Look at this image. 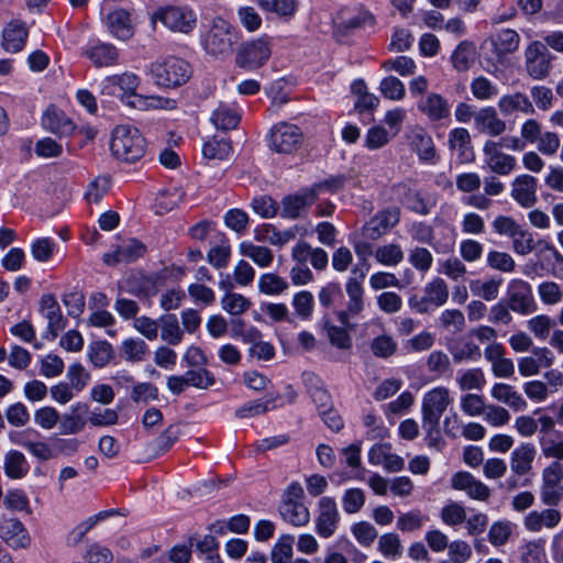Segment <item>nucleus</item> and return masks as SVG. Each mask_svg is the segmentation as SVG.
<instances>
[{
    "label": "nucleus",
    "mask_w": 563,
    "mask_h": 563,
    "mask_svg": "<svg viewBox=\"0 0 563 563\" xmlns=\"http://www.w3.org/2000/svg\"><path fill=\"white\" fill-rule=\"evenodd\" d=\"M146 147L144 136L134 126L122 124L112 131L110 150L118 161L135 163L145 155Z\"/></svg>",
    "instance_id": "obj_1"
},
{
    "label": "nucleus",
    "mask_w": 563,
    "mask_h": 563,
    "mask_svg": "<svg viewBox=\"0 0 563 563\" xmlns=\"http://www.w3.org/2000/svg\"><path fill=\"white\" fill-rule=\"evenodd\" d=\"M150 73L157 86L170 88L185 84L190 78L191 69L186 60L168 57L152 63Z\"/></svg>",
    "instance_id": "obj_2"
},
{
    "label": "nucleus",
    "mask_w": 563,
    "mask_h": 563,
    "mask_svg": "<svg viewBox=\"0 0 563 563\" xmlns=\"http://www.w3.org/2000/svg\"><path fill=\"white\" fill-rule=\"evenodd\" d=\"M157 22H161L172 32L188 34L196 27L197 20L191 10L168 5L158 8L153 12L151 15L153 29L156 27Z\"/></svg>",
    "instance_id": "obj_3"
},
{
    "label": "nucleus",
    "mask_w": 563,
    "mask_h": 563,
    "mask_svg": "<svg viewBox=\"0 0 563 563\" xmlns=\"http://www.w3.org/2000/svg\"><path fill=\"white\" fill-rule=\"evenodd\" d=\"M234 43L232 26L221 18L214 19L203 40L206 52L214 57H225L232 53Z\"/></svg>",
    "instance_id": "obj_4"
},
{
    "label": "nucleus",
    "mask_w": 563,
    "mask_h": 563,
    "mask_svg": "<svg viewBox=\"0 0 563 563\" xmlns=\"http://www.w3.org/2000/svg\"><path fill=\"white\" fill-rule=\"evenodd\" d=\"M540 498L549 507H555L563 500L562 463H550L542 470Z\"/></svg>",
    "instance_id": "obj_5"
},
{
    "label": "nucleus",
    "mask_w": 563,
    "mask_h": 563,
    "mask_svg": "<svg viewBox=\"0 0 563 563\" xmlns=\"http://www.w3.org/2000/svg\"><path fill=\"white\" fill-rule=\"evenodd\" d=\"M303 135L299 126L286 122L274 125L269 133V147L276 153L291 154L301 145Z\"/></svg>",
    "instance_id": "obj_6"
},
{
    "label": "nucleus",
    "mask_w": 563,
    "mask_h": 563,
    "mask_svg": "<svg viewBox=\"0 0 563 563\" xmlns=\"http://www.w3.org/2000/svg\"><path fill=\"white\" fill-rule=\"evenodd\" d=\"M271 42L267 37H260L245 43L236 54V65L246 69H256L271 57Z\"/></svg>",
    "instance_id": "obj_7"
},
{
    "label": "nucleus",
    "mask_w": 563,
    "mask_h": 563,
    "mask_svg": "<svg viewBox=\"0 0 563 563\" xmlns=\"http://www.w3.org/2000/svg\"><path fill=\"white\" fill-rule=\"evenodd\" d=\"M552 55L547 46L532 42L526 49V69L530 77L540 80L545 78L551 69Z\"/></svg>",
    "instance_id": "obj_8"
},
{
    "label": "nucleus",
    "mask_w": 563,
    "mask_h": 563,
    "mask_svg": "<svg viewBox=\"0 0 563 563\" xmlns=\"http://www.w3.org/2000/svg\"><path fill=\"white\" fill-rule=\"evenodd\" d=\"M340 514L335 500L332 497H322L318 503V516L316 531L324 539L330 538L336 531Z\"/></svg>",
    "instance_id": "obj_9"
},
{
    "label": "nucleus",
    "mask_w": 563,
    "mask_h": 563,
    "mask_svg": "<svg viewBox=\"0 0 563 563\" xmlns=\"http://www.w3.org/2000/svg\"><path fill=\"white\" fill-rule=\"evenodd\" d=\"M452 402L449 389L445 387H434L424 394L422 399V420L440 421L441 416Z\"/></svg>",
    "instance_id": "obj_10"
},
{
    "label": "nucleus",
    "mask_w": 563,
    "mask_h": 563,
    "mask_svg": "<svg viewBox=\"0 0 563 563\" xmlns=\"http://www.w3.org/2000/svg\"><path fill=\"white\" fill-rule=\"evenodd\" d=\"M109 33L119 41H129L134 35V23L131 12L123 8H114L104 16Z\"/></svg>",
    "instance_id": "obj_11"
},
{
    "label": "nucleus",
    "mask_w": 563,
    "mask_h": 563,
    "mask_svg": "<svg viewBox=\"0 0 563 563\" xmlns=\"http://www.w3.org/2000/svg\"><path fill=\"white\" fill-rule=\"evenodd\" d=\"M81 54L99 68L117 66L120 63V51L111 43L97 41L85 47Z\"/></svg>",
    "instance_id": "obj_12"
},
{
    "label": "nucleus",
    "mask_w": 563,
    "mask_h": 563,
    "mask_svg": "<svg viewBox=\"0 0 563 563\" xmlns=\"http://www.w3.org/2000/svg\"><path fill=\"white\" fill-rule=\"evenodd\" d=\"M366 273L358 266L353 267L352 275L345 283V291L349 297L347 310L351 316L360 314L364 309L363 282Z\"/></svg>",
    "instance_id": "obj_13"
},
{
    "label": "nucleus",
    "mask_w": 563,
    "mask_h": 563,
    "mask_svg": "<svg viewBox=\"0 0 563 563\" xmlns=\"http://www.w3.org/2000/svg\"><path fill=\"white\" fill-rule=\"evenodd\" d=\"M0 537L13 549H26L31 544V537L26 528L16 518L3 519L0 522Z\"/></svg>",
    "instance_id": "obj_14"
},
{
    "label": "nucleus",
    "mask_w": 563,
    "mask_h": 563,
    "mask_svg": "<svg viewBox=\"0 0 563 563\" xmlns=\"http://www.w3.org/2000/svg\"><path fill=\"white\" fill-rule=\"evenodd\" d=\"M140 78L133 73H122L106 77L101 82V92L107 96L133 95L139 87Z\"/></svg>",
    "instance_id": "obj_15"
},
{
    "label": "nucleus",
    "mask_w": 563,
    "mask_h": 563,
    "mask_svg": "<svg viewBox=\"0 0 563 563\" xmlns=\"http://www.w3.org/2000/svg\"><path fill=\"white\" fill-rule=\"evenodd\" d=\"M508 301L514 311L530 313L534 310L531 287L523 280L515 279L509 284Z\"/></svg>",
    "instance_id": "obj_16"
},
{
    "label": "nucleus",
    "mask_w": 563,
    "mask_h": 563,
    "mask_svg": "<svg viewBox=\"0 0 563 563\" xmlns=\"http://www.w3.org/2000/svg\"><path fill=\"white\" fill-rule=\"evenodd\" d=\"M40 311L47 319V331L56 338L65 327L66 320L62 314L59 305L51 294L43 295L40 301Z\"/></svg>",
    "instance_id": "obj_17"
},
{
    "label": "nucleus",
    "mask_w": 563,
    "mask_h": 563,
    "mask_svg": "<svg viewBox=\"0 0 563 563\" xmlns=\"http://www.w3.org/2000/svg\"><path fill=\"white\" fill-rule=\"evenodd\" d=\"M561 518V512L555 508L532 510L525 517L523 526L528 531L536 533L542 529H554L559 526Z\"/></svg>",
    "instance_id": "obj_18"
},
{
    "label": "nucleus",
    "mask_w": 563,
    "mask_h": 563,
    "mask_svg": "<svg viewBox=\"0 0 563 563\" xmlns=\"http://www.w3.org/2000/svg\"><path fill=\"white\" fill-rule=\"evenodd\" d=\"M317 200L314 191L306 188L296 195L287 196L282 201V217L296 219Z\"/></svg>",
    "instance_id": "obj_19"
},
{
    "label": "nucleus",
    "mask_w": 563,
    "mask_h": 563,
    "mask_svg": "<svg viewBox=\"0 0 563 563\" xmlns=\"http://www.w3.org/2000/svg\"><path fill=\"white\" fill-rule=\"evenodd\" d=\"M368 462L372 465H383L388 472H400L405 467V461L401 456L390 452L386 444H375L368 452Z\"/></svg>",
    "instance_id": "obj_20"
},
{
    "label": "nucleus",
    "mask_w": 563,
    "mask_h": 563,
    "mask_svg": "<svg viewBox=\"0 0 563 563\" xmlns=\"http://www.w3.org/2000/svg\"><path fill=\"white\" fill-rule=\"evenodd\" d=\"M451 483L453 488L466 492L471 498L485 500L489 497V488L467 472L456 473Z\"/></svg>",
    "instance_id": "obj_21"
},
{
    "label": "nucleus",
    "mask_w": 563,
    "mask_h": 563,
    "mask_svg": "<svg viewBox=\"0 0 563 563\" xmlns=\"http://www.w3.org/2000/svg\"><path fill=\"white\" fill-rule=\"evenodd\" d=\"M537 178L530 175H521L512 183L511 195L522 207H531L537 201Z\"/></svg>",
    "instance_id": "obj_22"
},
{
    "label": "nucleus",
    "mask_w": 563,
    "mask_h": 563,
    "mask_svg": "<svg viewBox=\"0 0 563 563\" xmlns=\"http://www.w3.org/2000/svg\"><path fill=\"white\" fill-rule=\"evenodd\" d=\"M399 221L398 213L384 210L373 217L363 228V234L369 240H376Z\"/></svg>",
    "instance_id": "obj_23"
},
{
    "label": "nucleus",
    "mask_w": 563,
    "mask_h": 563,
    "mask_svg": "<svg viewBox=\"0 0 563 563\" xmlns=\"http://www.w3.org/2000/svg\"><path fill=\"white\" fill-rule=\"evenodd\" d=\"M29 31L25 24L21 21L13 20L3 30V48L11 53H18L23 49Z\"/></svg>",
    "instance_id": "obj_24"
},
{
    "label": "nucleus",
    "mask_w": 563,
    "mask_h": 563,
    "mask_svg": "<svg viewBox=\"0 0 563 563\" xmlns=\"http://www.w3.org/2000/svg\"><path fill=\"white\" fill-rule=\"evenodd\" d=\"M498 107L503 115L508 117L517 112L523 114H533L534 107L529 97L521 92H515L503 96L498 101Z\"/></svg>",
    "instance_id": "obj_25"
},
{
    "label": "nucleus",
    "mask_w": 563,
    "mask_h": 563,
    "mask_svg": "<svg viewBox=\"0 0 563 563\" xmlns=\"http://www.w3.org/2000/svg\"><path fill=\"white\" fill-rule=\"evenodd\" d=\"M42 124L47 131L59 135H68L75 129L71 120L53 106L43 114Z\"/></svg>",
    "instance_id": "obj_26"
},
{
    "label": "nucleus",
    "mask_w": 563,
    "mask_h": 563,
    "mask_svg": "<svg viewBox=\"0 0 563 563\" xmlns=\"http://www.w3.org/2000/svg\"><path fill=\"white\" fill-rule=\"evenodd\" d=\"M419 110L431 121L442 120L450 114V107L446 100L439 93L431 92L418 103Z\"/></svg>",
    "instance_id": "obj_27"
},
{
    "label": "nucleus",
    "mask_w": 563,
    "mask_h": 563,
    "mask_svg": "<svg viewBox=\"0 0 563 563\" xmlns=\"http://www.w3.org/2000/svg\"><path fill=\"white\" fill-rule=\"evenodd\" d=\"M410 145L421 161L431 164L438 161L434 143L431 136L423 130L419 129L411 133Z\"/></svg>",
    "instance_id": "obj_28"
},
{
    "label": "nucleus",
    "mask_w": 563,
    "mask_h": 563,
    "mask_svg": "<svg viewBox=\"0 0 563 563\" xmlns=\"http://www.w3.org/2000/svg\"><path fill=\"white\" fill-rule=\"evenodd\" d=\"M279 515L286 522L294 527H305L310 521V512L303 503L282 501Z\"/></svg>",
    "instance_id": "obj_29"
},
{
    "label": "nucleus",
    "mask_w": 563,
    "mask_h": 563,
    "mask_svg": "<svg viewBox=\"0 0 563 563\" xmlns=\"http://www.w3.org/2000/svg\"><path fill=\"white\" fill-rule=\"evenodd\" d=\"M471 137L466 129L457 128L450 132L449 145L456 153L460 163H468L474 154L471 147Z\"/></svg>",
    "instance_id": "obj_30"
},
{
    "label": "nucleus",
    "mask_w": 563,
    "mask_h": 563,
    "mask_svg": "<svg viewBox=\"0 0 563 563\" xmlns=\"http://www.w3.org/2000/svg\"><path fill=\"white\" fill-rule=\"evenodd\" d=\"M477 56L476 46L473 42L462 41L451 55V63L455 70L466 71L475 63Z\"/></svg>",
    "instance_id": "obj_31"
},
{
    "label": "nucleus",
    "mask_w": 563,
    "mask_h": 563,
    "mask_svg": "<svg viewBox=\"0 0 563 563\" xmlns=\"http://www.w3.org/2000/svg\"><path fill=\"white\" fill-rule=\"evenodd\" d=\"M539 446L545 459L552 460L551 463H562L563 461V433H552L548 437H539Z\"/></svg>",
    "instance_id": "obj_32"
},
{
    "label": "nucleus",
    "mask_w": 563,
    "mask_h": 563,
    "mask_svg": "<svg viewBox=\"0 0 563 563\" xmlns=\"http://www.w3.org/2000/svg\"><path fill=\"white\" fill-rule=\"evenodd\" d=\"M520 36L512 29L495 30V54L499 56L511 54L519 47Z\"/></svg>",
    "instance_id": "obj_33"
},
{
    "label": "nucleus",
    "mask_w": 563,
    "mask_h": 563,
    "mask_svg": "<svg viewBox=\"0 0 563 563\" xmlns=\"http://www.w3.org/2000/svg\"><path fill=\"white\" fill-rule=\"evenodd\" d=\"M243 256L251 258L257 266L265 268L271 266L274 261L272 250L266 246L256 245L249 241H243L239 246Z\"/></svg>",
    "instance_id": "obj_34"
},
{
    "label": "nucleus",
    "mask_w": 563,
    "mask_h": 563,
    "mask_svg": "<svg viewBox=\"0 0 563 563\" xmlns=\"http://www.w3.org/2000/svg\"><path fill=\"white\" fill-rule=\"evenodd\" d=\"M30 471V465L23 453L12 450L4 457V473L9 478H23Z\"/></svg>",
    "instance_id": "obj_35"
},
{
    "label": "nucleus",
    "mask_w": 563,
    "mask_h": 563,
    "mask_svg": "<svg viewBox=\"0 0 563 563\" xmlns=\"http://www.w3.org/2000/svg\"><path fill=\"white\" fill-rule=\"evenodd\" d=\"M161 328V339L170 345H178L184 332L179 325L178 319L175 314H164L158 319Z\"/></svg>",
    "instance_id": "obj_36"
},
{
    "label": "nucleus",
    "mask_w": 563,
    "mask_h": 563,
    "mask_svg": "<svg viewBox=\"0 0 563 563\" xmlns=\"http://www.w3.org/2000/svg\"><path fill=\"white\" fill-rule=\"evenodd\" d=\"M536 455L532 444H523L511 453V471L517 475H525L531 470Z\"/></svg>",
    "instance_id": "obj_37"
},
{
    "label": "nucleus",
    "mask_w": 563,
    "mask_h": 563,
    "mask_svg": "<svg viewBox=\"0 0 563 563\" xmlns=\"http://www.w3.org/2000/svg\"><path fill=\"white\" fill-rule=\"evenodd\" d=\"M308 393L312 401L316 404L319 412L333 405L331 395L317 376H308Z\"/></svg>",
    "instance_id": "obj_38"
},
{
    "label": "nucleus",
    "mask_w": 563,
    "mask_h": 563,
    "mask_svg": "<svg viewBox=\"0 0 563 563\" xmlns=\"http://www.w3.org/2000/svg\"><path fill=\"white\" fill-rule=\"evenodd\" d=\"M211 121L217 129L227 131L238 126L240 122V115L233 108L221 103L213 111Z\"/></svg>",
    "instance_id": "obj_39"
},
{
    "label": "nucleus",
    "mask_w": 563,
    "mask_h": 563,
    "mask_svg": "<svg viewBox=\"0 0 563 563\" xmlns=\"http://www.w3.org/2000/svg\"><path fill=\"white\" fill-rule=\"evenodd\" d=\"M147 353V344L139 338L124 340L120 347L121 356L128 362H141Z\"/></svg>",
    "instance_id": "obj_40"
},
{
    "label": "nucleus",
    "mask_w": 563,
    "mask_h": 563,
    "mask_svg": "<svg viewBox=\"0 0 563 563\" xmlns=\"http://www.w3.org/2000/svg\"><path fill=\"white\" fill-rule=\"evenodd\" d=\"M495 399L508 405L516 411L526 409L527 401L510 385L495 384Z\"/></svg>",
    "instance_id": "obj_41"
},
{
    "label": "nucleus",
    "mask_w": 563,
    "mask_h": 563,
    "mask_svg": "<svg viewBox=\"0 0 563 563\" xmlns=\"http://www.w3.org/2000/svg\"><path fill=\"white\" fill-rule=\"evenodd\" d=\"M294 536H280L271 551L272 563H289L294 554Z\"/></svg>",
    "instance_id": "obj_42"
},
{
    "label": "nucleus",
    "mask_w": 563,
    "mask_h": 563,
    "mask_svg": "<svg viewBox=\"0 0 563 563\" xmlns=\"http://www.w3.org/2000/svg\"><path fill=\"white\" fill-rule=\"evenodd\" d=\"M291 303L297 318L303 321L311 319L314 307V298L310 291H298L295 294Z\"/></svg>",
    "instance_id": "obj_43"
},
{
    "label": "nucleus",
    "mask_w": 563,
    "mask_h": 563,
    "mask_svg": "<svg viewBox=\"0 0 563 563\" xmlns=\"http://www.w3.org/2000/svg\"><path fill=\"white\" fill-rule=\"evenodd\" d=\"M424 295L430 305L440 307L444 305L449 298L448 285L442 278L437 277L426 285Z\"/></svg>",
    "instance_id": "obj_44"
},
{
    "label": "nucleus",
    "mask_w": 563,
    "mask_h": 563,
    "mask_svg": "<svg viewBox=\"0 0 563 563\" xmlns=\"http://www.w3.org/2000/svg\"><path fill=\"white\" fill-rule=\"evenodd\" d=\"M375 260L385 266H396L404 260V252L396 243L380 245L374 253Z\"/></svg>",
    "instance_id": "obj_45"
},
{
    "label": "nucleus",
    "mask_w": 563,
    "mask_h": 563,
    "mask_svg": "<svg viewBox=\"0 0 563 563\" xmlns=\"http://www.w3.org/2000/svg\"><path fill=\"white\" fill-rule=\"evenodd\" d=\"M288 287L287 280L273 273L263 274L258 279V289L265 295L278 296Z\"/></svg>",
    "instance_id": "obj_46"
},
{
    "label": "nucleus",
    "mask_w": 563,
    "mask_h": 563,
    "mask_svg": "<svg viewBox=\"0 0 563 563\" xmlns=\"http://www.w3.org/2000/svg\"><path fill=\"white\" fill-rule=\"evenodd\" d=\"M178 438L179 430L174 426H169L148 446L155 455H161L167 452Z\"/></svg>",
    "instance_id": "obj_47"
},
{
    "label": "nucleus",
    "mask_w": 563,
    "mask_h": 563,
    "mask_svg": "<svg viewBox=\"0 0 563 563\" xmlns=\"http://www.w3.org/2000/svg\"><path fill=\"white\" fill-rule=\"evenodd\" d=\"M232 146L229 141L223 139H211L205 143L202 154L209 159H225L230 156Z\"/></svg>",
    "instance_id": "obj_48"
},
{
    "label": "nucleus",
    "mask_w": 563,
    "mask_h": 563,
    "mask_svg": "<svg viewBox=\"0 0 563 563\" xmlns=\"http://www.w3.org/2000/svg\"><path fill=\"white\" fill-rule=\"evenodd\" d=\"M544 544L543 539L527 542L521 551L522 563H542L547 561Z\"/></svg>",
    "instance_id": "obj_49"
},
{
    "label": "nucleus",
    "mask_w": 563,
    "mask_h": 563,
    "mask_svg": "<svg viewBox=\"0 0 563 563\" xmlns=\"http://www.w3.org/2000/svg\"><path fill=\"white\" fill-rule=\"evenodd\" d=\"M258 5L268 12L290 18L297 10L296 0H257Z\"/></svg>",
    "instance_id": "obj_50"
},
{
    "label": "nucleus",
    "mask_w": 563,
    "mask_h": 563,
    "mask_svg": "<svg viewBox=\"0 0 563 563\" xmlns=\"http://www.w3.org/2000/svg\"><path fill=\"white\" fill-rule=\"evenodd\" d=\"M221 305L228 313L239 316L251 307V301L241 294L228 292L221 299Z\"/></svg>",
    "instance_id": "obj_51"
},
{
    "label": "nucleus",
    "mask_w": 563,
    "mask_h": 563,
    "mask_svg": "<svg viewBox=\"0 0 563 563\" xmlns=\"http://www.w3.org/2000/svg\"><path fill=\"white\" fill-rule=\"evenodd\" d=\"M107 516L108 512H100L99 515L92 516L77 525L67 536L68 544H79L84 540L86 533L90 531L99 522V520L106 518Z\"/></svg>",
    "instance_id": "obj_52"
},
{
    "label": "nucleus",
    "mask_w": 563,
    "mask_h": 563,
    "mask_svg": "<svg viewBox=\"0 0 563 563\" xmlns=\"http://www.w3.org/2000/svg\"><path fill=\"white\" fill-rule=\"evenodd\" d=\"M554 325V320L545 314L536 316L527 321V328L529 331L541 341H544L549 336L550 331Z\"/></svg>",
    "instance_id": "obj_53"
},
{
    "label": "nucleus",
    "mask_w": 563,
    "mask_h": 563,
    "mask_svg": "<svg viewBox=\"0 0 563 563\" xmlns=\"http://www.w3.org/2000/svg\"><path fill=\"white\" fill-rule=\"evenodd\" d=\"M409 263L420 273L426 274L432 266L433 255L426 247H413L408 254Z\"/></svg>",
    "instance_id": "obj_54"
},
{
    "label": "nucleus",
    "mask_w": 563,
    "mask_h": 563,
    "mask_svg": "<svg viewBox=\"0 0 563 563\" xmlns=\"http://www.w3.org/2000/svg\"><path fill=\"white\" fill-rule=\"evenodd\" d=\"M365 505V494L361 488H349L342 496V507L346 514L358 512Z\"/></svg>",
    "instance_id": "obj_55"
},
{
    "label": "nucleus",
    "mask_w": 563,
    "mask_h": 563,
    "mask_svg": "<svg viewBox=\"0 0 563 563\" xmlns=\"http://www.w3.org/2000/svg\"><path fill=\"white\" fill-rule=\"evenodd\" d=\"M380 93L389 100H401L405 97L406 89L404 84L394 76L384 78L379 85Z\"/></svg>",
    "instance_id": "obj_56"
},
{
    "label": "nucleus",
    "mask_w": 563,
    "mask_h": 563,
    "mask_svg": "<svg viewBox=\"0 0 563 563\" xmlns=\"http://www.w3.org/2000/svg\"><path fill=\"white\" fill-rule=\"evenodd\" d=\"M112 357L113 350L108 342H96L89 347V358L97 367L106 366Z\"/></svg>",
    "instance_id": "obj_57"
},
{
    "label": "nucleus",
    "mask_w": 563,
    "mask_h": 563,
    "mask_svg": "<svg viewBox=\"0 0 563 563\" xmlns=\"http://www.w3.org/2000/svg\"><path fill=\"white\" fill-rule=\"evenodd\" d=\"M438 272L451 278L452 280H457L462 278L466 274V266L463 262L455 257L451 256L446 260L439 261Z\"/></svg>",
    "instance_id": "obj_58"
},
{
    "label": "nucleus",
    "mask_w": 563,
    "mask_h": 563,
    "mask_svg": "<svg viewBox=\"0 0 563 563\" xmlns=\"http://www.w3.org/2000/svg\"><path fill=\"white\" fill-rule=\"evenodd\" d=\"M378 549L386 558L397 559L401 555L402 545L395 533H385L378 540Z\"/></svg>",
    "instance_id": "obj_59"
},
{
    "label": "nucleus",
    "mask_w": 563,
    "mask_h": 563,
    "mask_svg": "<svg viewBox=\"0 0 563 563\" xmlns=\"http://www.w3.org/2000/svg\"><path fill=\"white\" fill-rule=\"evenodd\" d=\"M110 188L109 176H98L88 185L86 198L89 202L98 203Z\"/></svg>",
    "instance_id": "obj_60"
},
{
    "label": "nucleus",
    "mask_w": 563,
    "mask_h": 563,
    "mask_svg": "<svg viewBox=\"0 0 563 563\" xmlns=\"http://www.w3.org/2000/svg\"><path fill=\"white\" fill-rule=\"evenodd\" d=\"M67 378L69 380V386L78 393L87 386L90 379V374L81 364L74 363L68 367Z\"/></svg>",
    "instance_id": "obj_61"
},
{
    "label": "nucleus",
    "mask_w": 563,
    "mask_h": 563,
    "mask_svg": "<svg viewBox=\"0 0 563 563\" xmlns=\"http://www.w3.org/2000/svg\"><path fill=\"white\" fill-rule=\"evenodd\" d=\"M185 375L188 382V386H194L200 389H207L211 387L216 382L213 374L202 367L188 371Z\"/></svg>",
    "instance_id": "obj_62"
},
{
    "label": "nucleus",
    "mask_w": 563,
    "mask_h": 563,
    "mask_svg": "<svg viewBox=\"0 0 563 563\" xmlns=\"http://www.w3.org/2000/svg\"><path fill=\"white\" fill-rule=\"evenodd\" d=\"M238 18L240 23L249 31L255 32L262 25V18L257 10L253 7H240L238 9Z\"/></svg>",
    "instance_id": "obj_63"
},
{
    "label": "nucleus",
    "mask_w": 563,
    "mask_h": 563,
    "mask_svg": "<svg viewBox=\"0 0 563 563\" xmlns=\"http://www.w3.org/2000/svg\"><path fill=\"white\" fill-rule=\"evenodd\" d=\"M252 209L262 218L269 219L276 216L278 203L272 197L264 195L253 199Z\"/></svg>",
    "instance_id": "obj_64"
}]
</instances>
